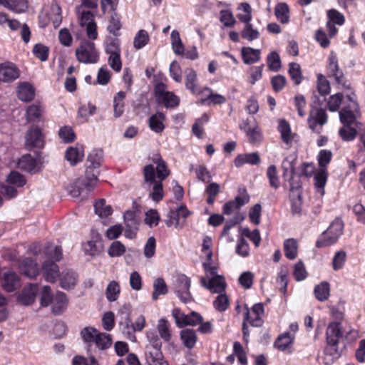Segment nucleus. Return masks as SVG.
<instances>
[{"instance_id":"1","label":"nucleus","mask_w":365,"mask_h":365,"mask_svg":"<svg viewBox=\"0 0 365 365\" xmlns=\"http://www.w3.org/2000/svg\"><path fill=\"white\" fill-rule=\"evenodd\" d=\"M344 222L340 217H336L324 231L316 242L317 248H323L335 244L343 234Z\"/></svg>"},{"instance_id":"2","label":"nucleus","mask_w":365,"mask_h":365,"mask_svg":"<svg viewBox=\"0 0 365 365\" xmlns=\"http://www.w3.org/2000/svg\"><path fill=\"white\" fill-rule=\"evenodd\" d=\"M173 289L179 299L184 304L194 301V298L190 291L191 279L185 274L178 273L173 277Z\"/></svg>"},{"instance_id":"3","label":"nucleus","mask_w":365,"mask_h":365,"mask_svg":"<svg viewBox=\"0 0 365 365\" xmlns=\"http://www.w3.org/2000/svg\"><path fill=\"white\" fill-rule=\"evenodd\" d=\"M103 161L102 149H93L87 157L86 163V178H91L98 182L100 174V167Z\"/></svg>"},{"instance_id":"4","label":"nucleus","mask_w":365,"mask_h":365,"mask_svg":"<svg viewBox=\"0 0 365 365\" xmlns=\"http://www.w3.org/2000/svg\"><path fill=\"white\" fill-rule=\"evenodd\" d=\"M76 56L78 61L83 63H96L98 61V53L95 43L83 40L76 50Z\"/></svg>"},{"instance_id":"5","label":"nucleus","mask_w":365,"mask_h":365,"mask_svg":"<svg viewBox=\"0 0 365 365\" xmlns=\"http://www.w3.org/2000/svg\"><path fill=\"white\" fill-rule=\"evenodd\" d=\"M97 184V181L91 178L85 179H76L73 183L68 187V191L73 197H78L82 196V199L86 197L90 192H91Z\"/></svg>"},{"instance_id":"6","label":"nucleus","mask_w":365,"mask_h":365,"mask_svg":"<svg viewBox=\"0 0 365 365\" xmlns=\"http://www.w3.org/2000/svg\"><path fill=\"white\" fill-rule=\"evenodd\" d=\"M165 85L160 83L155 88V97L158 103H162L166 108H175L180 104V98L171 91H165Z\"/></svg>"},{"instance_id":"7","label":"nucleus","mask_w":365,"mask_h":365,"mask_svg":"<svg viewBox=\"0 0 365 365\" xmlns=\"http://www.w3.org/2000/svg\"><path fill=\"white\" fill-rule=\"evenodd\" d=\"M328 121L326 110L322 108L310 109L307 119L309 128L316 133H321L322 127Z\"/></svg>"},{"instance_id":"8","label":"nucleus","mask_w":365,"mask_h":365,"mask_svg":"<svg viewBox=\"0 0 365 365\" xmlns=\"http://www.w3.org/2000/svg\"><path fill=\"white\" fill-rule=\"evenodd\" d=\"M238 192L240 195H237L234 200H230L224 204L222 212L225 215H230L235 210H239L249 202L250 197L245 187H240Z\"/></svg>"},{"instance_id":"9","label":"nucleus","mask_w":365,"mask_h":365,"mask_svg":"<svg viewBox=\"0 0 365 365\" xmlns=\"http://www.w3.org/2000/svg\"><path fill=\"white\" fill-rule=\"evenodd\" d=\"M45 141L41 129L38 126H31L25 135V145L27 149H41L44 147Z\"/></svg>"},{"instance_id":"10","label":"nucleus","mask_w":365,"mask_h":365,"mask_svg":"<svg viewBox=\"0 0 365 365\" xmlns=\"http://www.w3.org/2000/svg\"><path fill=\"white\" fill-rule=\"evenodd\" d=\"M328 76L334 77L335 82L341 85L343 88L351 89L350 83L345 79L344 73L339 68L338 60L335 56L331 55L329 57Z\"/></svg>"},{"instance_id":"11","label":"nucleus","mask_w":365,"mask_h":365,"mask_svg":"<svg viewBox=\"0 0 365 365\" xmlns=\"http://www.w3.org/2000/svg\"><path fill=\"white\" fill-rule=\"evenodd\" d=\"M120 324H123V333L126 334L127 339L131 341H136V336L134 334L135 331H140L145 326V318L143 314H140L134 323H128V328L126 327V321L120 322Z\"/></svg>"},{"instance_id":"12","label":"nucleus","mask_w":365,"mask_h":365,"mask_svg":"<svg viewBox=\"0 0 365 365\" xmlns=\"http://www.w3.org/2000/svg\"><path fill=\"white\" fill-rule=\"evenodd\" d=\"M200 282L202 287L210 290L212 293H222L225 291L227 286L223 276H217L210 279L201 277Z\"/></svg>"},{"instance_id":"13","label":"nucleus","mask_w":365,"mask_h":365,"mask_svg":"<svg viewBox=\"0 0 365 365\" xmlns=\"http://www.w3.org/2000/svg\"><path fill=\"white\" fill-rule=\"evenodd\" d=\"M38 289L37 284H29L28 287H24L16 297L17 302L24 306L32 304L36 300Z\"/></svg>"},{"instance_id":"14","label":"nucleus","mask_w":365,"mask_h":365,"mask_svg":"<svg viewBox=\"0 0 365 365\" xmlns=\"http://www.w3.org/2000/svg\"><path fill=\"white\" fill-rule=\"evenodd\" d=\"M19 269L21 274L29 279H35L40 272L38 263L30 257L23 259L19 263Z\"/></svg>"},{"instance_id":"15","label":"nucleus","mask_w":365,"mask_h":365,"mask_svg":"<svg viewBox=\"0 0 365 365\" xmlns=\"http://www.w3.org/2000/svg\"><path fill=\"white\" fill-rule=\"evenodd\" d=\"M42 274L46 282L55 283L59 277L61 272L56 263L51 259H48L45 260L42 264Z\"/></svg>"},{"instance_id":"16","label":"nucleus","mask_w":365,"mask_h":365,"mask_svg":"<svg viewBox=\"0 0 365 365\" xmlns=\"http://www.w3.org/2000/svg\"><path fill=\"white\" fill-rule=\"evenodd\" d=\"M19 68L12 63L0 64V81L12 82L19 77Z\"/></svg>"},{"instance_id":"17","label":"nucleus","mask_w":365,"mask_h":365,"mask_svg":"<svg viewBox=\"0 0 365 365\" xmlns=\"http://www.w3.org/2000/svg\"><path fill=\"white\" fill-rule=\"evenodd\" d=\"M60 286L65 290L73 289L77 282L78 274L72 269H63L59 276Z\"/></svg>"},{"instance_id":"18","label":"nucleus","mask_w":365,"mask_h":365,"mask_svg":"<svg viewBox=\"0 0 365 365\" xmlns=\"http://www.w3.org/2000/svg\"><path fill=\"white\" fill-rule=\"evenodd\" d=\"M240 128L246 133L250 143L257 144L262 142V134L257 125L251 126L248 120H246L240 125Z\"/></svg>"},{"instance_id":"19","label":"nucleus","mask_w":365,"mask_h":365,"mask_svg":"<svg viewBox=\"0 0 365 365\" xmlns=\"http://www.w3.org/2000/svg\"><path fill=\"white\" fill-rule=\"evenodd\" d=\"M51 306V313L56 316L61 315L67 308L68 299L66 294L58 291L53 297Z\"/></svg>"},{"instance_id":"20","label":"nucleus","mask_w":365,"mask_h":365,"mask_svg":"<svg viewBox=\"0 0 365 365\" xmlns=\"http://www.w3.org/2000/svg\"><path fill=\"white\" fill-rule=\"evenodd\" d=\"M203 320L202 316L195 312L192 311L188 314H181L180 320L177 319V327L178 328H184L185 327H195L201 323Z\"/></svg>"},{"instance_id":"21","label":"nucleus","mask_w":365,"mask_h":365,"mask_svg":"<svg viewBox=\"0 0 365 365\" xmlns=\"http://www.w3.org/2000/svg\"><path fill=\"white\" fill-rule=\"evenodd\" d=\"M21 287L19 275L14 272H5L3 276V289L7 292H13Z\"/></svg>"},{"instance_id":"22","label":"nucleus","mask_w":365,"mask_h":365,"mask_svg":"<svg viewBox=\"0 0 365 365\" xmlns=\"http://www.w3.org/2000/svg\"><path fill=\"white\" fill-rule=\"evenodd\" d=\"M250 325L253 327H261L264 324L262 316L264 314V308L263 303L255 304L250 310Z\"/></svg>"},{"instance_id":"23","label":"nucleus","mask_w":365,"mask_h":365,"mask_svg":"<svg viewBox=\"0 0 365 365\" xmlns=\"http://www.w3.org/2000/svg\"><path fill=\"white\" fill-rule=\"evenodd\" d=\"M84 158V148L77 145L75 147H69L65 152V158L71 165L74 166L81 162Z\"/></svg>"},{"instance_id":"24","label":"nucleus","mask_w":365,"mask_h":365,"mask_svg":"<svg viewBox=\"0 0 365 365\" xmlns=\"http://www.w3.org/2000/svg\"><path fill=\"white\" fill-rule=\"evenodd\" d=\"M98 332L100 331L93 327H86L81 331L80 335L85 344L86 352L93 351V342Z\"/></svg>"},{"instance_id":"25","label":"nucleus","mask_w":365,"mask_h":365,"mask_svg":"<svg viewBox=\"0 0 365 365\" xmlns=\"http://www.w3.org/2000/svg\"><path fill=\"white\" fill-rule=\"evenodd\" d=\"M196 331H197L192 329L185 328L182 329L180 332V338L182 344L188 349H192L197 341Z\"/></svg>"},{"instance_id":"26","label":"nucleus","mask_w":365,"mask_h":365,"mask_svg":"<svg viewBox=\"0 0 365 365\" xmlns=\"http://www.w3.org/2000/svg\"><path fill=\"white\" fill-rule=\"evenodd\" d=\"M277 130L281 135V139L286 145L291 146L293 140V134L292 133L289 123L284 119L279 121Z\"/></svg>"},{"instance_id":"27","label":"nucleus","mask_w":365,"mask_h":365,"mask_svg":"<svg viewBox=\"0 0 365 365\" xmlns=\"http://www.w3.org/2000/svg\"><path fill=\"white\" fill-rule=\"evenodd\" d=\"M339 339L338 337L332 338L327 336L326 337L327 346L324 348V354L331 356L333 359H338L341 356V351L339 349Z\"/></svg>"},{"instance_id":"28","label":"nucleus","mask_w":365,"mask_h":365,"mask_svg":"<svg viewBox=\"0 0 365 365\" xmlns=\"http://www.w3.org/2000/svg\"><path fill=\"white\" fill-rule=\"evenodd\" d=\"M165 120V115L162 112H157L152 115L148 120V125L150 130L156 133H160L165 129L163 121Z\"/></svg>"},{"instance_id":"29","label":"nucleus","mask_w":365,"mask_h":365,"mask_svg":"<svg viewBox=\"0 0 365 365\" xmlns=\"http://www.w3.org/2000/svg\"><path fill=\"white\" fill-rule=\"evenodd\" d=\"M35 91L31 84L28 82L21 83L18 87V98L21 101L29 102L34 99Z\"/></svg>"},{"instance_id":"30","label":"nucleus","mask_w":365,"mask_h":365,"mask_svg":"<svg viewBox=\"0 0 365 365\" xmlns=\"http://www.w3.org/2000/svg\"><path fill=\"white\" fill-rule=\"evenodd\" d=\"M242 61L245 64H252L260 60V50L251 47H242L241 50Z\"/></svg>"},{"instance_id":"31","label":"nucleus","mask_w":365,"mask_h":365,"mask_svg":"<svg viewBox=\"0 0 365 365\" xmlns=\"http://www.w3.org/2000/svg\"><path fill=\"white\" fill-rule=\"evenodd\" d=\"M112 343L113 339L110 334L105 332H98L93 342L96 346L93 350H96V349L101 351L106 350L111 346Z\"/></svg>"},{"instance_id":"32","label":"nucleus","mask_w":365,"mask_h":365,"mask_svg":"<svg viewBox=\"0 0 365 365\" xmlns=\"http://www.w3.org/2000/svg\"><path fill=\"white\" fill-rule=\"evenodd\" d=\"M185 87L192 94H198L201 92L197 83V73L192 68H188L186 71Z\"/></svg>"},{"instance_id":"33","label":"nucleus","mask_w":365,"mask_h":365,"mask_svg":"<svg viewBox=\"0 0 365 365\" xmlns=\"http://www.w3.org/2000/svg\"><path fill=\"white\" fill-rule=\"evenodd\" d=\"M358 109L342 108L339 112V120L343 125H356V118L354 112Z\"/></svg>"},{"instance_id":"34","label":"nucleus","mask_w":365,"mask_h":365,"mask_svg":"<svg viewBox=\"0 0 365 365\" xmlns=\"http://www.w3.org/2000/svg\"><path fill=\"white\" fill-rule=\"evenodd\" d=\"M122 28V23L120 21V15L115 11H112V14L108 19V25L107 30L110 34H112L114 36H118L120 35V30Z\"/></svg>"},{"instance_id":"35","label":"nucleus","mask_w":365,"mask_h":365,"mask_svg":"<svg viewBox=\"0 0 365 365\" xmlns=\"http://www.w3.org/2000/svg\"><path fill=\"white\" fill-rule=\"evenodd\" d=\"M146 337L151 345V348L147 346L145 352H162V342L155 330L147 331Z\"/></svg>"},{"instance_id":"36","label":"nucleus","mask_w":365,"mask_h":365,"mask_svg":"<svg viewBox=\"0 0 365 365\" xmlns=\"http://www.w3.org/2000/svg\"><path fill=\"white\" fill-rule=\"evenodd\" d=\"M314 294L316 299L319 302H324L328 299L330 295V284L326 281L320 282L315 286Z\"/></svg>"},{"instance_id":"37","label":"nucleus","mask_w":365,"mask_h":365,"mask_svg":"<svg viewBox=\"0 0 365 365\" xmlns=\"http://www.w3.org/2000/svg\"><path fill=\"white\" fill-rule=\"evenodd\" d=\"M327 178L328 172L327 169H320L314 177V185L317 189V192L320 193L322 195L324 194V187L327 181Z\"/></svg>"},{"instance_id":"38","label":"nucleus","mask_w":365,"mask_h":365,"mask_svg":"<svg viewBox=\"0 0 365 365\" xmlns=\"http://www.w3.org/2000/svg\"><path fill=\"white\" fill-rule=\"evenodd\" d=\"M18 165L20 169L31 173L35 170L37 165V161L30 154H26L19 159Z\"/></svg>"},{"instance_id":"39","label":"nucleus","mask_w":365,"mask_h":365,"mask_svg":"<svg viewBox=\"0 0 365 365\" xmlns=\"http://www.w3.org/2000/svg\"><path fill=\"white\" fill-rule=\"evenodd\" d=\"M118 36H106L105 41V51L108 54L120 53V41Z\"/></svg>"},{"instance_id":"40","label":"nucleus","mask_w":365,"mask_h":365,"mask_svg":"<svg viewBox=\"0 0 365 365\" xmlns=\"http://www.w3.org/2000/svg\"><path fill=\"white\" fill-rule=\"evenodd\" d=\"M48 12L50 22L54 29H57L62 23L61 8L58 4H52Z\"/></svg>"},{"instance_id":"41","label":"nucleus","mask_w":365,"mask_h":365,"mask_svg":"<svg viewBox=\"0 0 365 365\" xmlns=\"http://www.w3.org/2000/svg\"><path fill=\"white\" fill-rule=\"evenodd\" d=\"M168 292V286L162 277L157 278L153 282V292L152 299L156 301L160 295H165Z\"/></svg>"},{"instance_id":"42","label":"nucleus","mask_w":365,"mask_h":365,"mask_svg":"<svg viewBox=\"0 0 365 365\" xmlns=\"http://www.w3.org/2000/svg\"><path fill=\"white\" fill-rule=\"evenodd\" d=\"M289 9L286 3H279L275 6L274 14L282 24H287L289 19Z\"/></svg>"},{"instance_id":"43","label":"nucleus","mask_w":365,"mask_h":365,"mask_svg":"<svg viewBox=\"0 0 365 365\" xmlns=\"http://www.w3.org/2000/svg\"><path fill=\"white\" fill-rule=\"evenodd\" d=\"M163 180H158V181L150 183L153 185L149 196L155 202H159L163 199L164 190L163 186Z\"/></svg>"},{"instance_id":"44","label":"nucleus","mask_w":365,"mask_h":365,"mask_svg":"<svg viewBox=\"0 0 365 365\" xmlns=\"http://www.w3.org/2000/svg\"><path fill=\"white\" fill-rule=\"evenodd\" d=\"M171 45L173 52L178 56L183 55L185 47L180 38L179 32L173 30L170 34Z\"/></svg>"},{"instance_id":"45","label":"nucleus","mask_w":365,"mask_h":365,"mask_svg":"<svg viewBox=\"0 0 365 365\" xmlns=\"http://www.w3.org/2000/svg\"><path fill=\"white\" fill-rule=\"evenodd\" d=\"M297 158L293 155H289L284 158L282 163V169L283 170L282 177L286 179L288 173L295 174V160Z\"/></svg>"},{"instance_id":"46","label":"nucleus","mask_w":365,"mask_h":365,"mask_svg":"<svg viewBox=\"0 0 365 365\" xmlns=\"http://www.w3.org/2000/svg\"><path fill=\"white\" fill-rule=\"evenodd\" d=\"M267 178L269 180L270 187L277 190L280 186V180L278 176L277 167L275 165H270L266 172Z\"/></svg>"},{"instance_id":"47","label":"nucleus","mask_w":365,"mask_h":365,"mask_svg":"<svg viewBox=\"0 0 365 365\" xmlns=\"http://www.w3.org/2000/svg\"><path fill=\"white\" fill-rule=\"evenodd\" d=\"M357 129L353 125H343L339 130V135L344 141H352L357 135Z\"/></svg>"},{"instance_id":"48","label":"nucleus","mask_w":365,"mask_h":365,"mask_svg":"<svg viewBox=\"0 0 365 365\" xmlns=\"http://www.w3.org/2000/svg\"><path fill=\"white\" fill-rule=\"evenodd\" d=\"M120 292V288L118 282L111 281L107 286L106 290V298L108 302H113L118 299Z\"/></svg>"},{"instance_id":"49","label":"nucleus","mask_w":365,"mask_h":365,"mask_svg":"<svg viewBox=\"0 0 365 365\" xmlns=\"http://www.w3.org/2000/svg\"><path fill=\"white\" fill-rule=\"evenodd\" d=\"M27 251H62V248L50 242H46L43 246L39 242H34L29 245Z\"/></svg>"},{"instance_id":"50","label":"nucleus","mask_w":365,"mask_h":365,"mask_svg":"<svg viewBox=\"0 0 365 365\" xmlns=\"http://www.w3.org/2000/svg\"><path fill=\"white\" fill-rule=\"evenodd\" d=\"M95 213L100 217H106L112 214L113 210L110 205H106L104 199H99L94 204Z\"/></svg>"},{"instance_id":"51","label":"nucleus","mask_w":365,"mask_h":365,"mask_svg":"<svg viewBox=\"0 0 365 365\" xmlns=\"http://www.w3.org/2000/svg\"><path fill=\"white\" fill-rule=\"evenodd\" d=\"M157 329L160 337L165 341L168 342L171 339L170 323L167 319L164 318L160 319L158 321Z\"/></svg>"},{"instance_id":"52","label":"nucleus","mask_w":365,"mask_h":365,"mask_svg":"<svg viewBox=\"0 0 365 365\" xmlns=\"http://www.w3.org/2000/svg\"><path fill=\"white\" fill-rule=\"evenodd\" d=\"M292 343L289 332H285L278 336L274 343V347L280 350L285 351Z\"/></svg>"},{"instance_id":"53","label":"nucleus","mask_w":365,"mask_h":365,"mask_svg":"<svg viewBox=\"0 0 365 365\" xmlns=\"http://www.w3.org/2000/svg\"><path fill=\"white\" fill-rule=\"evenodd\" d=\"M145 354L148 365H169L168 362L164 359L162 352H145Z\"/></svg>"},{"instance_id":"54","label":"nucleus","mask_w":365,"mask_h":365,"mask_svg":"<svg viewBox=\"0 0 365 365\" xmlns=\"http://www.w3.org/2000/svg\"><path fill=\"white\" fill-rule=\"evenodd\" d=\"M289 75L292 80L294 82V84L299 85L302 81V73L301 71V66L299 63L292 62L289 64Z\"/></svg>"},{"instance_id":"55","label":"nucleus","mask_w":365,"mask_h":365,"mask_svg":"<svg viewBox=\"0 0 365 365\" xmlns=\"http://www.w3.org/2000/svg\"><path fill=\"white\" fill-rule=\"evenodd\" d=\"M289 184V192L300 197L301 190L302 188V182L300 175L291 174L287 180Z\"/></svg>"},{"instance_id":"56","label":"nucleus","mask_w":365,"mask_h":365,"mask_svg":"<svg viewBox=\"0 0 365 365\" xmlns=\"http://www.w3.org/2000/svg\"><path fill=\"white\" fill-rule=\"evenodd\" d=\"M220 192V186L217 182L210 183L206 189L205 193L207 195L206 202L208 205H212L215 202L217 195Z\"/></svg>"},{"instance_id":"57","label":"nucleus","mask_w":365,"mask_h":365,"mask_svg":"<svg viewBox=\"0 0 365 365\" xmlns=\"http://www.w3.org/2000/svg\"><path fill=\"white\" fill-rule=\"evenodd\" d=\"M238 9H242L245 14H238L237 15V19L245 25L251 24L252 20V8L250 4L247 2H242L240 4Z\"/></svg>"},{"instance_id":"58","label":"nucleus","mask_w":365,"mask_h":365,"mask_svg":"<svg viewBox=\"0 0 365 365\" xmlns=\"http://www.w3.org/2000/svg\"><path fill=\"white\" fill-rule=\"evenodd\" d=\"M6 182L19 187H23L26 180L23 175L16 170L11 171L6 178Z\"/></svg>"},{"instance_id":"59","label":"nucleus","mask_w":365,"mask_h":365,"mask_svg":"<svg viewBox=\"0 0 365 365\" xmlns=\"http://www.w3.org/2000/svg\"><path fill=\"white\" fill-rule=\"evenodd\" d=\"M327 336L332 338H342L343 332L341 330V323L339 322H330L326 331V337H327Z\"/></svg>"},{"instance_id":"60","label":"nucleus","mask_w":365,"mask_h":365,"mask_svg":"<svg viewBox=\"0 0 365 365\" xmlns=\"http://www.w3.org/2000/svg\"><path fill=\"white\" fill-rule=\"evenodd\" d=\"M27 8V0H9L7 9L16 13H24L26 11Z\"/></svg>"},{"instance_id":"61","label":"nucleus","mask_w":365,"mask_h":365,"mask_svg":"<svg viewBox=\"0 0 365 365\" xmlns=\"http://www.w3.org/2000/svg\"><path fill=\"white\" fill-rule=\"evenodd\" d=\"M149 41V36L145 30L138 31L133 41V46L136 49L143 48Z\"/></svg>"},{"instance_id":"62","label":"nucleus","mask_w":365,"mask_h":365,"mask_svg":"<svg viewBox=\"0 0 365 365\" xmlns=\"http://www.w3.org/2000/svg\"><path fill=\"white\" fill-rule=\"evenodd\" d=\"M53 296L51 293V289L49 286H43L40 293V304L43 307H46L53 302Z\"/></svg>"},{"instance_id":"63","label":"nucleus","mask_w":365,"mask_h":365,"mask_svg":"<svg viewBox=\"0 0 365 365\" xmlns=\"http://www.w3.org/2000/svg\"><path fill=\"white\" fill-rule=\"evenodd\" d=\"M343 98L344 96L341 93L330 96L327 101L328 109L331 112L337 111L342 103Z\"/></svg>"},{"instance_id":"64","label":"nucleus","mask_w":365,"mask_h":365,"mask_svg":"<svg viewBox=\"0 0 365 365\" xmlns=\"http://www.w3.org/2000/svg\"><path fill=\"white\" fill-rule=\"evenodd\" d=\"M332 153L329 150H321L317 155L318 165L320 169H327L331 160Z\"/></svg>"}]
</instances>
